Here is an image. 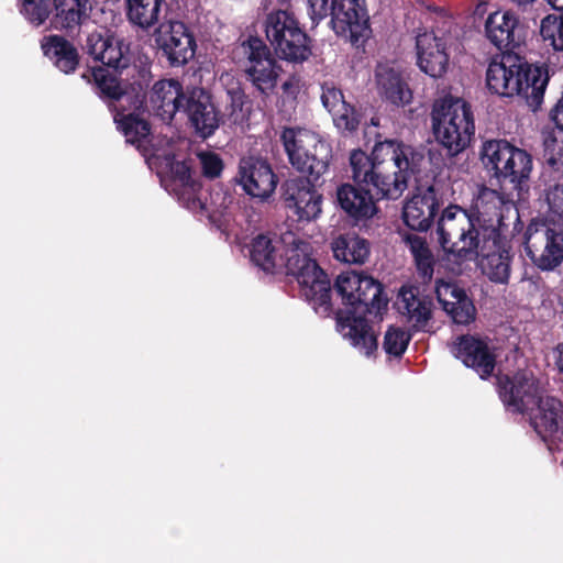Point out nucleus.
Segmentation results:
<instances>
[{
  "label": "nucleus",
  "mask_w": 563,
  "mask_h": 563,
  "mask_svg": "<svg viewBox=\"0 0 563 563\" xmlns=\"http://www.w3.org/2000/svg\"><path fill=\"white\" fill-rule=\"evenodd\" d=\"M344 308L335 312L338 330L351 344L366 356L378 349L377 335L366 316H382L387 310L388 298L384 286L364 273H341L334 284Z\"/></svg>",
  "instance_id": "1"
},
{
  "label": "nucleus",
  "mask_w": 563,
  "mask_h": 563,
  "mask_svg": "<svg viewBox=\"0 0 563 563\" xmlns=\"http://www.w3.org/2000/svg\"><path fill=\"white\" fill-rule=\"evenodd\" d=\"M426 163L423 152L396 140L375 144L372 154L353 150L350 154L352 179L372 186L378 198L396 200L408 188L411 175Z\"/></svg>",
  "instance_id": "2"
},
{
  "label": "nucleus",
  "mask_w": 563,
  "mask_h": 563,
  "mask_svg": "<svg viewBox=\"0 0 563 563\" xmlns=\"http://www.w3.org/2000/svg\"><path fill=\"white\" fill-rule=\"evenodd\" d=\"M117 73L121 74L101 66L93 67L91 76L95 91L113 112L117 128L126 142L146 155L151 144V124L143 118V113L151 79L150 67L142 66L139 69V79L129 85Z\"/></svg>",
  "instance_id": "3"
},
{
  "label": "nucleus",
  "mask_w": 563,
  "mask_h": 563,
  "mask_svg": "<svg viewBox=\"0 0 563 563\" xmlns=\"http://www.w3.org/2000/svg\"><path fill=\"white\" fill-rule=\"evenodd\" d=\"M500 229L483 217L477 209L450 205L437 222V240L443 252L456 263L473 262L478 253L494 244Z\"/></svg>",
  "instance_id": "4"
},
{
  "label": "nucleus",
  "mask_w": 563,
  "mask_h": 563,
  "mask_svg": "<svg viewBox=\"0 0 563 563\" xmlns=\"http://www.w3.org/2000/svg\"><path fill=\"white\" fill-rule=\"evenodd\" d=\"M481 161L506 196L520 194L528 198L533 159L526 150L504 139L488 140L481 147Z\"/></svg>",
  "instance_id": "5"
},
{
  "label": "nucleus",
  "mask_w": 563,
  "mask_h": 563,
  "mask_svg": "<svg viewBox=\"0 0 563 563\" xmlns=\"http://www.w3.org/2000/svg\"><path fill=\"white\" fill-rule=\"evenodd\" d=\"M431 129L444 156L455 158L471 145L475 135L472 106L462 98L446 96L433 102Z\"/></svg>",
  "instance_id": "6"
},
{
  "label": "nucleus",
  "mask_w": 563,
  "mask_h": 563,
  "mask_svg": "<svg viewBox=\"0 0 563 563\" xmlns=\"http://www.w3.org/2000/svg\"><path fill=\"white\" fill-rule=\"evenodd\" d=\"M312 25L331 16L334 33L358 47L372 34L366 0H307Z\"/></svg>",
  "instance_id": "7"
},
{
  "label": "nucleus",
  "mask_w": 563,
  "mask_h": 563,
  "mask_svg": "<svg viewBox=\"0 0 563 563\" xmlns=\"http://www.w3.org/2000/svg\"><path fill=\"white\" fill-rule=\"evenodd\" d=\"M279 139L296 170L314 180H319L328 172L332 148L317 133L303 128L286 126Z\"/></svg>",
  "instance_id": "8"
},
{
  "label": "nucleus",
  "mask_w": 563,
  "mask_h": 563,
  "mask_svg": "<svg viewBox=\"0 0 563 563\" xmlns=\"http://www.w3.org/2000/svg\"><path fill=\"white\" fill-rule=\"evenodd\" d=\"M265 33L279 59L302 64L312 55V38L300 27L295 15L286 10L267 14Z\"/></svg>",
  "instance_id": "9"
},
{
  "label": "nucleus",
  "mask_w": 563,
  "mask_h": 563,
  "mask_svg": "<svg viewBox=\"0 0 563 563\" xmlns=\"http://www.w3.org/2000/svg\"><path fill=\"white\" fill-rule=\"evenodd\" d=\"M239 51L242 55L239 63L245 80L258 97L269 98L275 92L282 71L271 48L261 37L250 35L240 43Z\"/></svg>",
  "instance_id": "10"
},
{
  "label": "nucleus",
  "mask_w": 563,
  "mask_h": 563,
  "mask_svg": "<svg viewBox=\"0 0 563 563\" xmlns=\"http://www.w3.org/2000/svg\"><path fill=\"white\" fill-rule=\"evenodd\" d=\"M96 4V0H37V26L49 20L54 30L77 33L91 21Z\"/></svg>",
  "instance_id": "11"
},
{
  "label": "nucleus",
  "mask_w": 563,
  "mask_h": 563,
  "mask_svg": "<svg viewBox=\"0 0 563 563\" xmlns=\"http://www.w3.org/2000/svg\"><path fill=\"white\" fill-rule=\"evenodd\" d=\"M312 177L297 176L286 179L280 186V198L285 209L298 222L317 220L322 213L323 196L318 191Z\"/></svg>",
  "instance_id": "12"
},
{
  "label": "nucleus",
  "mask_w": 563,
  "mask_h": 563,
  "mask_svg": "<svg viewBox=\"0 0 563 563\" xmlns=\"http://www.w3.org/2000/svg\"><path fill=\"white\" fill-rule=\"evenodd\" d=\"M525 251L537 268L542 272L554 271L563 262V229L555 231L545 224L528 225Z\"/></svg>",
  "instance_id": "13"
},
{
  "label": "nucleus",
  "mask_w": 563,
  "mask_h": 563,
  "mask_svg": "<svg viewBox=\"0 0 563 563\" xmlns=\"http://www.w3.org/2000/svg\"><path fill=\"white\" fill-rule=\"evenodd\" d=\"M155 42L161 55L172 67L185 66L196 55V37L181 21L168 20L159 23L155 31Z\"/></svg>",
  "instance_id": "14"
},
{
  "label": "nucleus",
  "mask_w": 563,
  "mask_h": 563,
  "mask_svg": "<svg viewBox=\"0 0 563 563\" xmlns=\"http://www.w3.org/2000/svg\"><path fill=\"white\" fill-rule=\"evenodd\" d=\"M484 35L501 54L515 52L526 42L527 27L511 9L490 12L484 23Z\"/></svg>",
  "instance_id": "15"
},
{
  "label": "nucleus",
  "mask_w": 563,
  "mask_h": 563,
  "mask_svg": "<svg viewBox=\"0 0 563 563\" xmlns=\"http://www.w3.org/2000/svg\"><path fill=\"white\" fill-rule=\"evenodd\" d=\"M183 112L196 135L202 140L212 136L222 122L221 112L214 106L212 96L202 87L187 88Z\"/></svg>",
  "instance_id": "16"
},
{
  "label": "nucleus",
  "mask_w": 563,
  "mask_h": 563,
  "mask_svg": "<svg viewBox=\"0 0 563 563\" xmlns=\"http://www.w3.org/2000/svg\"><path fill=\"white\" fill-rule=\"evenodd\" d=\"M520 54L508 52L500 59L493 58L486 69V88L492 95L501 98H512L520 92L519 79L522 65Z\"/></svg>",
  "instance_id": "17"
},
{
  "label": "nucleus",
  "mask_w": 563,
  "mask_h": 563,
  "mask_svg": "<svg viewBox=\"0 0 563 563\" xmlns=\"http://www.w3.org/2000/svg\"><path fill=\"white\" fill-rule=\"evenodd\" d=\"M236 180L245 194L261 200L269 198L278 183L271 164L256 156L240 159Z\"/></svg>",
  "instance_id": "18"
},
{
  "label": "nucleus",
  "mask_w": 563,
  "mask_h": 563,
  "mask_svg": "<svg viewBox=\"0 0 563 563\" xmlns=\"http://www.w3.org/2000/svg\"><path fill=\"white\" fill-rule=\"evenodd\" d=\"M498 394L507 408L526 413L533 409L541 393L539 382L532 374L518 372L512 377L498 379Z\"/></svg>",
  "instance_id": "19"
},
{
  "label": "nucleus",
  "mask_w": 563,
  "mask_h": 563,
  "mask_svg": "<svg viewBox=\"0 0 563 563\" xmlns=\"http://www.w3.org/2000/svg\"><path fill=\"white\" fill-rule=\"evenodd\" d=\"M82 49L108 69L122 73L130 66L129 47L109 30L89 33Z\"/></svg>",
  "instance_id": "20"
},
{
  "label": "nucleus",
  "mask_w": 563,
  "mask_h": 563,
  "mask_svg": "<svg viewBox=\"0 0 563 563\" xmlns=\"http://www.w3.org/2000/svg\"><path fill=\"white\" fill-rule=\"evenodd\" d=\"M452 352L466 367L474 369L482 379H487L493 375L497 355L485 339L471 334L460 335L452 346Z\"/></svg>",
  "instance_id": "21"
},
{
  "label": "nucleus",
  "mask_w": 563,
  "mask_h": 563,
  "mask_svg": "<svg viewBox=\"0 0 563 563\" xmlns=\"http://www.w3.org/2000/svg\"><path fill=\"white\" fill-rule=\"evenodd\" d=\"M354 185L342 184L336 189V201L340 208L352 219L367 220L377 212L376 201L382 200L372 186H367L358 179H353Z\"/></svg>",
  "instance_id": "22"
},
{
  "label": "nucleus",
  "mask_w": 563,
  "mask_h": 563,
  "mask_svg": "<svg viewBox=\"0 0 563 563\" xmlns=\"http://www.w3.org/2000/svg\"><path fill=\"white\" fill-rule=\"evenodd\" d=\"M437 299L455 324L468 325L475 321L477 309L467 290L456 282H437Z\"/></svg>",
  "instance_id": "23"
},
{
  "label": "nucleus",
  "mask_w": 563,
  "mask_h": 563,
  "mask_svg": "<svg viewBox=\"0 0 563 563\" xmlns=\"http://www.w3.org/2000/svg\"><path fill=\"white\" fill-rule=\"evenodd\" d=\"M417 190L418 192L407 199L402 207V220L409 229L426 232L439 213L440 200L433 185Z\"/></svg>",
  "instance_id": "24"
},
{
  "label": "nucleus",
  "mask_w": 563,
  "mask_h": 563,
  "mask_svg": "<svg viewBox=\"0 0 563 563\" xmlns=\"http://www.w3.org/2000/svg\"><path fill=\"white\" fill-rule=\"evenodd\" d=\"M417 64L421 71L432 78H441L449 68L446 43L433 32H423L416 37Z\"/></svg>",
  "instance_id": "25"
},
{
  "label": "nucleus",
  "mask_w": 563,
  "mask_h": 563,
  "mask_svg": "<svg viewBox=\"0 0 563 563\" xmlns=\"http://www.w3.org/2000/svg\"><path fill=\"white\" fill-rule=\"evenodd\" d=\"M522 70L520 71V92L517 95L525 99L526 104L532 112L541 109L544 93L550 81V68L547 63H529L520 55Z\"/></svg>",
  "instance_id": "26"
},
{
  "label": "nucleus",
  "mask_w": 563,
  "mask_h": 563,
  "mask_svg": "<svg viewBox=\"0 0 563 563\" xmlns=\"http://www.w3.org/2000/svg\"><path fill=\"white\" fill-rule=\"evenodd\" d=\"M187 89L176 79H162L154 84L150 104L156 117L169 123L178 111H183Z\"/></svg>",
  "instance_id": "27"
},
{
  "label": "nucleus",
  "mask_w": 563,
  "mask_h": 563,
  "mask_svg": "<svg viewBox=\"0 0 563 563\" xmlns=\"http://www.w3.org/2000/svg\"><path fill=\"white\" fill-rule=\"evenodd\" d=\"M493 242V240L490 241ZM487 250H482L478 257L483 260V271L488 279L496 284H507L510 277V240L503 234L494 238V244L489 243Z\"/></svg>",
  "instance_id": "28"
},
{
  "label": "nucleus",
  "mask_w": 563,
  "mask_h": 563,
  "mask_svg": "<svg viewBox=\"0 0 563 563\" xmlns=\"http://www.w3.org/2000/svg\"><path fill=\"white\" fill-rule=\"evenodd\" d=\"M529 413L530 424L543 440L553 437L563 422V401L555 396H540Z\"/></svg>",
  "instance_id": "29"
},
{
  "label": "nucleus",
  "mask_w": 563,
  "mask_h": 563,
  "mask_svg": "<svg viewBox=\"0 0 563 563\" xmlns=\"http://www.w3.org/2000/svg\"><path fill=\"white\" fill-rule=\"evenodd\" d=\"M321 101L331 113L333 123L340 131L354 132L357 130L361 115L354 106L345 101L341 89L333 85L324 84L322 86Z\"/></svg>",
  "instance_id": "30"
},
{
  "label": "nucleus",
  "mask_w": 563,
  "mask_h": 563,
  "mask_svg": "<svg viewBox=\"0 0 563 563\" xmlns=\"http://www.w3.org/2000/svg\"><path fill=\"white\" fill-rule=\"evenodd\" d=\"M45 58L59 71L74 74L79 66L80 56L77 47L65 36L44 35L40 42Z\"/></svg>",
  "instance_id": "31"
},
{
  "label": "nucleus",
  "mask_w": 563,
  "mask_h": 563,
  "mask_svg": "<svg viewBox=\"0 0 563 563\" xmlns=\"http://www.w3.org/2000/svg\"><path fill=\"white\" fill-rule=\"evenodd\" d=\"M298 284L302 295L314 311L323 317L330 316L333 309L331 302L332 288L328 274L321 267H318L311 271L310 274L302 275Z\"/></svg>",
  "instance_id": "32"
},
{
  "label": "nucleus",
  "mask_w": 563,
  "mask_h": 563,
  "mask_svg": "<svg viewBox=\"0 0 563 563\" xmlns=\"http://www.w3.org/2000/svg\"><path fill=\"white\" fill-rule=\"evenodd\" d=\"M398 310L412 323L415 330H423L432 317V300L428 296H419L418 289L402 287L398 296Z\"/></svg>",
  "instance_id": "33"
},
{
  "label": "nucleus",
  "mask_w": 563,
  "mask_h": 563,
  "mask_svg": "<svg viewBox=\"0 0 563 563\" xmlns=\"http://www.w3.org/2000/svg\"><path fill=\"white\" fill-rule=\"evenodd\" d=\"M333 257L345 264L363 265L369 257V242L354 232L338 235L331 242Z\"/></svg>",
  "instance_id": "34"
},
{
  "label": "nucleus",
  "mask_w": 563,
  "mask_h": 563,
  "mask_svg": "<svg viewBox=\"0 0 563 563\" xmlns=\"http://www.w3.org/2000/svg\"><path fill=\"white\" fill-rule=\"evenodd\" d=\"M282 240L276 234L260 233L250 243V258L254 265L266 273H273L283 262L279 253Z\"/></svg>",
  "instance_id": "35"
},
{
  "label": "nucleus",
  "mask_w": 563,
  "mask_h": 563,
  "mask_svg": "<svg viewBox=\"0 0 563 563\" xmlns=\"http://www.w3.org/2000/svg\"><path fill=\"white\" fill-rule=\"evenodd\" d=\"M377 86L382 96L391 104L404 107L412 100V91L401 75L393 68L383 67L376 71Z\"/></svg>",
  "instance_id": "36"
},
{
  "label": "nucleus",
  "mask_w": 563,
  "mask_h": 563,
  "mask_svg": "<svg viewBox=\"0 0 563 563\" xmlns=\"http://www.w3.org/2000/svg\"><path fill=\"white\" fill-rule=\"evenodd\" d=\"M164 0H125L126 18L133 25L150 30L159 22Z\"/></svg>",
  "instance_id": "37"
},
{
  "label": "nucleus",
  "mask_w": 563,
  "mask_h": 563,
  "mask_svg": "<svg viewBox=\"0 0 563 563\" xmlns=\"http://www.w3.org/2000/svg\"><path fill=\"white\" fill-rule=\"evenodd\" d=\"M285 267L287 275L296 277L297 282L302 275L310 274L311 271L320 267L316 260L310 257L309 243L302 240H292L291 246L286 251ZM284 264V261L280 262Z\"/></svg>",
  "instance_id": "38"
},
{
  "label": "nucleus",
  "mask_w": 563,
  "mask_h": 563,
  "mask_svg": "<svg viewBox=\"0 0 563 563\" xmlns=\"http://www.w3.org/2000/svg\"><path fill=\"white\" fill-rule=\"evenodd\" d=\"M492 185L495 186V188H488L486 186L482 187L478 191L477 198L475 200V203L471 206L470 209H477L481 211L483 209V212L489 213L492 210H501V208L506 205H516L519 201H523L527 198L522 195L518 194L517 196L514 195V197L506 196L503 192L501 184H498L494 180H490Z\"/></svg>",
  "instance_id": "39"
},
{
  "label": "nucleus",
  "mask_w": 563,
  "mask_h": 563,
  "mask_svg": "<svg viewBox=\"0 0 563 563\" xmlns=\"http://www.w3.org/2000/svg\"><path fill=\"white\" fill-rule=\"evenodd\" d=\"M540 34L556 52H563V13L548 14L541 20Z\"/></svg>",
  "instance_id": "40"
},
{
  "label": "nucleus",
  "mask_w": 563,
  "mask_h": 563,
  "mask_svg": "<svg viewBox=\"0 0 563 563\" xmlns=\"http://www.w3.org/2000/svg\"><path fill=\"white\" fill-rule=\"evenodd\" d=\"M411 341V334L401 328L390 325L384 335L383 349L391 356L401 357Z\"/></svg>",
  "instance_id": "41"
},
{
  "label": "nucleus",
  "mask_w": 563,
  "mask_h": 563,
  "mask_svg": "<svg viewBox=\"0 0 563 563\" xmlns=\"http://www.w3.org/2000/svg\"><path fill=\"white\" fill-rule=\"evenodd\" d=\"M544 157L548 165L555 172L563 173V140L559 142L555 137L544 141Z\"/></svg>",
  "instance_id": "42"
},
{
  "label": "nucleus",
  "mask_w": 563,
  "mask_h": 563,
  "mask_svg": "<svg viewBox=\"0 0 563 563\" xmlns=\"http://www.w3.org/2000/svg\"><path fill=\"white\" fill-rule=\"evenodd\" d=\"M199 159L201 164L202 175L208 179H216L220 177L223 170V161L222 158L213 152H203L199 154Z\"/></svg>",
  "instance_id": "43"
},
{
  "label": "nucleus",
  "mask_w": 563,
  "mask_h": 563,
  "mask_svg": "<svg viewBox=\"0 0 563 563\" xmlns=\"http://www.w3.org/2000/svg\"><path fill=\"white\" fill-rule=\"evenodd\" d=\"M417 273L423 283H430L434 274L435 260L430 251L413 257Z\"/></svg>",
  "instance_id": "44"
},
{
  "label": "nucleus",
  "mask_w": 563,
  "mask_h": 563,
  "mask_svg": "<svg viewBox=\"0 0 563 563\" xmlns=\"http://www.w3.org/2000/svg\"><path fill=\"white\" fill-rule=\"evenodd\" d=\"M230 96V118L233 123H238L240 119H243V107L246 101V95L241 88L231 89L228 91Z\"/></svg>",
  "instance_id": "45"
},
{
  "label": "nucleus",
  "mask_w": 563,
  "mask_h": 563,
  "mask_svg": "<svg viewBox=\"0 0 563 563\" xmlns=\"http://www.w3.org/2000/svg\"><path fill=\"white\" fill-rule=\"evenodd\" d=\"M552 213L563 218V184H556L547 196Z\"/></svg>",
  "instance_id": "46"
},
{
  "label": "nucleus",
  "mask_w": 563,
  "mask_h": 563,
  "mask_svg": "<svg viewBox=\"0 0 563 563\" xmlns=\"http://www.w3.org/2000/svg\"><path fill=\"white\" fill-rule=\"evenodd\" d=\"M405 241L413 257L430 251L426 240L417 234H407Z\"/></svg>",
  "instance_id": "47"
},
{
  "label": "nucleus",
  "mask_w": 563,
  "mask_h": 563,
  "mask_svg": "<svg viewBox=\"0 0 563 563\" xmlns=\"http://www.w3.org/2000/svg\"><path fill=\"white\" fill-rule=\"evenodd\" d=\"M173 173L181 185L192 187L194 181L191 179L190 168L184 162H177L173 166Z\"/></svg>",
  "instance_id": "48"
},
{
  "label": "nucleus",
  "mask_w": 563,
  "mask_h": 563,
  "mask_svg": "<svg viewBox=\"0 0 563 563\" xmlns=\"http://www.w3.org/2000/svg\"><path fill=\"white\" fill-rule=\"evenodd\" d=\"M549 119L555 124L558 129L563 131V92L561 98L550 110Z\"/></svg>",
  "instance_id": "49"
},
{
  "label": "nucleus",
  "mask_w": 563,
  "mask_h": 563,
  "mask_svg": "<svg viewBox=\"0 0 563 563\" xmlns=\"http://www.w3.org/2000/svg\"><path fill=\"white\" fill-rule=\"evenodd\" d=\"M20 13L31 23L35 21V0H18Z\"/></svg>",
  "instance_id": "50"
},
{
  "label": "nucleus",
  "mask_w": 563,
  "mask_h": 563,
  "mask_svg": "<svg viewBox=\"0 0 563 563\" xmlns=\"http://www.w3.org/2000/svg\"><path fill=\"white\" fill-rule=\"evenodd\" d=\"M555 365L560 374L563 375V342L554 347Z\"/></svg>",
  "instance_id": "51"
},
{
  "label": "nucleus",
  "mask_w": 563,
  "mask_h": 563,
  "mask_svg": "<svg viewBox=\"0 0 563 563\" xmlns=\"http://www.w3.org/2000/svg\"><path fill=\"white\" fill-rule=\"evenodd\" d=\"M509 2L514 3L518 8L526 9L527 7L534 3L537 0H508Z\"/></svg>",
  "instance_id": "52"
},
{
  "label": "nucleus",
  "mask_w": 563,
  "mask_h": 563,
  "mask_svg": "<svg viewBox=\"0 0 563 563\" xmlns=\"http://www.w3.org/2000/svg\"><path fill=\"white\" fill-rule=\"evenodd\" d=\"M554 10L563 11V0H545Z\"/></svg>",
  "instance_id": "53"
},
{
  "label": "nucleus",
  "mask_w": 563,
  "mask_h": 563,
  "mask_svg": "<svg viewBox=\"0 0 563 563\" xmlns=\"http://www.w3.org/2000/svg\"><path fill=\"white\" fill-rule=\"evenodd\" d=\"M290 87H291V82H290V81H285V82L283 84V90H284L285 92H287V91L289 90V88H290Z\"/></svg>",
  "instance_id": "54"
},
{
  "label": "nucleus",
  "mask_w": 563,
  "mask_h": 563,
  "mask_svg": "<svg viewBox=\"0 0 563 563\" xmlns=\"http://www.w3.org/2000/svg\"><path fill=\"white\" fill-rule=\"evenodd\" d=\"M498 218H499V220L503 218L501 212L498 213Z\"/></svg>",
  "instance_id": "55"
}]
</instances>
